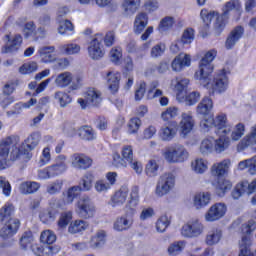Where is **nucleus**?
Here are the masks:
<instances>
[{"instance_id": "f257e3e1", "label": "nucleus", "mask_w": 256, "mask_h": 256, "mask_svg": "<svg viewBox=\"0 0 256 256\" xmlns=\"http://www.w3.org/2000/svg\"><path fill=\"white\" fill-rule=\"evenodd\" d=\"M223 14L219 16L215 11H209L202 9L200 17L203 21V25L200 28V35L202 37H209V29H211V22L213 21L214 35H221L223 29H225V19L231 11H241V2L239 0H230L226 2L222 8Z\"/></svg>"}, {"instance_id": "f03ea898", "label": "nucleus", "mask_w": 256, "mask_h": 256, "mask_svg": "<svg viewBox=\"0 0 256 256\" xmlns=\"http://www.w3.org/2000/svg\"><path fill=\"white\" fill-rule=\"evenodd\" d=\"M19 143H21V137L18 135H11L0 140V171L7 169V159L9 158V153L11 147H14V155L17 156V151L19 150Z\"/></svg>"}, {"instance_id": "7ed1b4c3", "label": "nucleus", "mask_w": 256, "mask_h": 256, "mask_svg": "<svg viewBox=\"0 0 256 256\" xmlns=\"http://www.w3.org/2000/svg\"><path fill=\"white\" fill-rule=\"evenodd\" d=\"M162 156L167 163H185L189 159V151L182 144H174L166 147Z\"/></svg>"}, {"instance_id": "20e7f679", "label": "nucleus", "mask_w": 256, "mask_h": 256, "mask_svg": "<svg viewBox=\"0 0 256 256\" xmlns=\"http://www.w3.org/2000/svg\"><path fill=\"white\" fill-rule=\"evenodd\" d=\"M255 229L256 222L253 219L248 220L247 222L242 224L241 233H243L244 236H242L241 240L239 241V256H254L249 249V247L251 246V237H249V235H251V233H253Z\"/></svg>"}, {"instance_id": "39448f33", "label": "nucleus", "mask_w": 256, "mask_h": 256, "mask_svg": "<svg viewBox=\"0 0 256 256\" xmlns=\"http://www.w3.org/2000/svg\"><path fill=\"white\" fill-rule=\"evenodd\" d=\"M175 189V176L173 173H165L158 179L155 193L157 197H165Z\"/></svg>"}, {"instance_id": "423d86ee", "label": "nucleus", "mask_w": 256, "mask_h": 256, "mask_svg": "<svg viewBox=\"0 0 256 256\" xmlns=\"http://www.w3.org/2000/svg\"><path fill=\"white\" fill-rule=\"evenodd\" d=\"M39 141H41V134L38 132L32 133L27 139L24 140L22 144L18 145L17 155L15 156V151L11 153L12 161H17L21 157V155L27 151H33L37 145H39Z\"/></svg>"}, {"instance_id": "0eeeda50", "label": "nucleus", "mask_w": 256, "mask_h": 256, "mask_svg": "<svg viewBox=\"0 0 256 256\" xmlns=\"http://www.w3.org/2000/svg\"><path fill=\"white\" fill-rule=\"evenodd\" d=\"M206 87L212 95L213 93H225L229 87V78L227 77L225 70L217 72L213 81L211 83H207Z\"/></svg>"}, {"instance_id": "6e6552de", "label": "nucleus", "mask_w": 256, "mask_h": 256, "mask_svg": "<svg viewBox=\"0 0 256 256\" xmlns=\"http://www.w3.org/2000/svg\"><path fill=\"white\" fill-rule=\"evenodd\" d=\"M103 101V95L101 91L90 88L84 93V98H79L77 102L82 109H87V107H99Z\"/></svg>"}, {"instance_id": "1a4fd4ad", "label": "nucleus", "mask_w": 256, "mask_h": 256, "mask_svg": "<svg viewBox=\"0 0 256 256\" xmlns=\"http://www.w3.org/2000/svg\"><path fill=\"white\" fill-rule=\"evenodd\" d=\"M77 213L84 219H91L92 217H95L97 208L93 201H91V198L84 196L77 202Z\"/></svg>"}, {"instance_id": "9d476101", "label": "nucleus", "mask_w": 256, "mask_h": 256, "mask_svg": "<svg viewBox=\"0 0 256 256\" xmlns=\"http://www.w3.org/2000/svg\"><path fill=\"white\" fill-rule=\"evenodd\" d=\"M227 213V205L223 202L213 204L205 214V221L213 223V221H219L223 219Z\"/></svg>"}, {"instance_id": "9b49d317", "label": "nucleus", "mask_w": 256, "mask_h": 256, "mask_svg": "<svg viewBox=\"0 0 256 256\" xmlns=\"http://www.w3.org/2000/svg\"><path fill=\"white\" fill-rule=\"evenodd\" d=\"M203 224L198 220H190L187 224L182 227L181 234L183 237L193 238L199 237V235L203 234L204 231Z\"/></svg>"}, {"instance_id": "f8f14e48", "label": "nucleus", "mask_w": 256, "mask_h": 256, "mask_svg": "<svg viewBox=\"0 0 256 256\" xmlns=\"http://www.w3.org/2000/svg\"><path fill=\"white\" fill-rule=\"evenodd\" d=\"M101 41H103V36L101 34L96 35V37L90 42L88 47V55L94 60L102 59L105 55V50L101 46Z\"/></svg>"}, {"instance_id": "ddd939ff", "label": "nucleus", "mask_w": 256, "mask_h": 256, "mask_svg": "<svg viewBox=\"0 0 256 256\" xmlns=\"http://www.w3.org/2000/svg\"><path fill=\"white\" fill-rule=\"evenodd\" d=\"M71 165L74 169L87 170L93 165V159L83 153H74L70 157Z\"/></svg>"}, {"instance_id": "4468645a", "label": "nucleus", "mask_w": 256, "mask_h": 256, "mask_svg": "<svg viewBox=\"0 0 256 256\" xmlns=\"http://www.w3.org/2000/svg\"><path fill=\"white\" fill-rule=\"evenodd\" d=\"M135 214H129V210L125 208V214L118 217L113 224V229L115 231H128L133 227V216Z\"/></svg>"}, {"instance_id": "2eb2a0df", "label": "nucleus", "mask_w": 256, "mask_h": 256, "mask_svg": "<svg viewBox=\"0 0 256 256\" xmlns=\"http://www.w3.org/2000/svg\"><path fill=\"white\" fill-rule=\"evenodd\" d=\"M4 222L5 224L0 230V237H2V239H10V237H13V235H16L19 231L21 222L19 219H9Z\"/></svg>"}, {"instance_id": "dca6fc26", "label": "nucleus", "mask_w": 256, "mask_h": 256, "mask_svg": "<svg viewBox=\"0 0 256 256\" xmlns=\"http://www.w3.org/2000/svg\"><path fill=\"white\" fill-rule=\"evenodd\" d=\"M195 127V119L191 114L183 113L179 122V133L183 138L187 137Z\"/></svg>"}, {"instance_id": "f3484780", "label": "nucleus", "mask_w": 256, "mask_h": 256, "mask_svg": "<svg viewBox=\"0 0 256 256\" xmlns=\"http://www.w3.org/2000/svg\"><path fill=\"white\" fill-rule=\"evenodd\" d=\"M3 39L6 41L3 53H15L21 47V43H23V36L21 34L14 35L12 39L9 34H6Z\"/></svg>"}, {"instance_id": "a211bd4d", "label": "nucleus", "mask_w": 256, "mask_h": 256, "mask_svg": "<svg viewBox=\"0 0 256 256\" xmlns=\"http://www.w3.org/2000/svg\"><path fill=\"white\" fill-rule=\"evenodd\" d=\"M140 196H139V187L134 186L130 191L129 200L125 206V209H128L130 215L137 214V207L139 206Z\"/></svg>"}, {"instance_id": "6ab92c4d", "label": "nucleus", "mask_w": 256, "mask_h": 256, "mask_svg": "<svg viewBox=\"0 0 256 256\" xmlns=\"http://www.w3.org/2000/svg\"><path fill=\"white\" fill-rule=\"evenodd\" d=\"M127 197H129V188L127 186H122L111 197V200H110L111 207L115 208V207H121L125 205L127 201Z\"/></svg>"}, {"instance_id": "aec40b11", "label": "nucleus", "mask_w": 256, "mask_h": 256, "mask_svg": "<svg viewBox=\"0 0 256 256\" xmlns=\"http://www.w3.org/2000/svg\"><path fill=\"white\" fill-rule=\"evenodd\" d=\"M171 67L172 71H183L185 67H191V55L180 53L172 61Z\"/></svg>"}, {"instance_id": "412c9836", "label": "nucleus", "mask_w": 256, "mask_h": 256, "mask_svg": "<svg viewBox=\"0 0 256 256\" xmlns=\"http://www.w3.org/2000/svg\"><path fill=\"white\" fill-rule=\"evenodd\" d=\"M213 73V64L201 62L199 63V69L195 72V79L201 81V83H207L209 75Z\"/></svg>"}, {"instance_id": "4be33fe9", "label": "nucleus", "mask_w": 256, "mask_h": 256, "mask_svg": "<svg viewBox=\"0 0 256 256\" xmlns=\"http://www.w3.org/2000/svg\"><path fill=\"white\" fill-rule=\"evenodd\" d=\"M149 25V15L145 12H140L134 20L133 31L136 35H141L145 31V27Z\"/></svg>"}, {"instance_id": "5701e85b", "label": "nucleus", "mask_w": 256, "mask_h": 256, "mask_svg": "<svg viewBox=\"0 0 256 256\" xmlns=\"http://www.w3.org/2000/svg\"><path fill=\"white\" fill-rule=\"evenodd\" d=\"M243 33H245V29L243 26L235 27L229 34L226 40V49H233L235 45H237L238 41L243 37Z\"/></svg>"}, {"instance_id": "b1692460", "label": "nucleus", "mask_w": 256, "mask_h": 256, "mask_svg": "<svg viewBox=\"0 0 256 256\" xmlns=\"http://www.w3.org/2000/svg\"><path fill=\"white\" fill-rule=\"evenodd\" d=\"M243 33H245V29L243 26L235 27L229 34L226 40V49H233L235 45H237L238 41L243 37Z\"/></svg>"}, {"instance_id": "393cba45", "label": "nucleus", "mask_w": 256, "mask_h": 256, "mask_svg": "<svg viewBox=\"0 0 256 256\" xmlns=\"http://www.w3.org/2000/svg\"><path fill=\"white\" fill-rule=\"evenodd\" d=\"M106 79L108 83V89L111 93H117L119 91V83L121 81V73L117 71H109L106 74Z\"/></svg>"}, {"instance_id": "a878e982", "label": "nucleus", "mask_w": 256, "mask_h": 256, "mask_svg": "<svg viewBox=\"0 0 256 256\" xmlns=\"http://www.w3.org/2000/svg\"><path fill=\"white\" fill-rule=\"evenodd\" d=\"M211 203V193L209 192H199L193 197V206L195 209H203Z\"/></svg>"}, {"instance_id": "bb28decb", "label": "nucleus", "mask_w": 256, "mask_h": 256, "mask_svg": "<svg viewBox=\"0 0 256 256\" xmlns=\"http://www.w3.org/2000/svg\"><path fill=\"white\" fill-rule=\"evenodd\" d=\"M214 127L225 135L231 133V125L227 122V115L221 113L214 118Z\"/></svg>"}, {"instance_id": "cd10ccee", "label": "nucleus", "mask_w": 256, "mask_h": 256, "mask_svg": "<svg viewBox=\"0 0 256 256\" xmlns=\"http://www.w3.org/2000/svg\"><path fill=\"white\" fill-rule=\"evenodd\" d=\"M54 83L59 89H65L73 83V74L68 71L62 72L56 76Z\"/></svg>"}, {"instance_id": "c85d7f7f", "label": "nucleus", "mask_w": 256, "mask_h": 256, "mask_svg": "<svg viewBox=\"0 0 256 256\" xmlns=\"http://www.w3.org/2000/svg\"><path fill=\"white\" fill-rule=\"evenodd\" d=\"M43 63H53L57 60L55 55V46H44L38 50Z\"/></svg>"}, {"instance_id": "c756f323", "label": "nucleus", "mask_w": 256, "mask_h": 256, "mask_svg": "<svg viewBox=\"0 0 256 256\" xmlns=\"http://www.w3.org/2000/svg\"><path fill=\"white\" fill-rule=\"evenodd\" d=\"M177 135V124L163 126L159 131V137L162 141H173Z\"/></svg>"}, {"instance_id": "7c9ffc66", "label": "nucleus", "mask_w": 256, "mask_h": 256, "mask_svg": "<svg viewBox=\"0 0 256 256\" xmlns=\"http://www.w3.org/2000/svg\"><path fill=\"white\" fill-rule=\"evenodd\" d=\"M229 167H231V160H223L215 163L211 168L212 175H215L216 177H223V175L229 171Z\"/></svg>"}, {"instance_id": "2f4dec72", "label": "nucleus", "mask_w": 256, "mask_h": 256, "mask_svg": "<svg viewBox=\"0 0 256 256\" xmlns=\"http://www.w3.org/2000/svg\"><path fill=\"white\" fill-rule=\"evenodd\" d=\"M41 189V184L35 181H26L20 184V193L22 195H33Z\"/></svg>"}, {"instance_id": "473e14b6", "label": "nucleus", "mask_w": 256, "mask_h": 256, "mask_svg": "<svg viewBox=\"0 0 256 256\" xmlns=\"http://www.w3.org/2000/svg\"><path fill=\"white\" fill-rule=\"evenodd\" d=\"M213 109V100L209 97H204L196 108L198 115H209Z\"/></svg>"}, {"instance_id": "72a5a7b5", "label": "nucleus", "mask_w": 256, "mask_h": 256, "mask_svg": "<svg viewBox=\"0 0 256 256\" xmlns=\"http://www.w3.org/2000/svg\"><path fill=\"white\" fill-rule=\"evenodd\" d=\"M214 145H215V138L213 137L204 138L201 141L199 146V151L201 155H204V156L211 155V153L215 151Z\"/></svg>"}, {"instance_id": "f704fd0d", "label": "nucleus", "mask_w": 256, "mask_h": 256, "mask_svg": "<svg viewBox=\"0 0 256 256\" xmlns=\"http://www.w3.org/2000/svg\"><path fill=\"white\" fill-rule=\"evenodd\" d=\"M87 229H89V222L85 220H75L68 226V233L75 235L77 233H83V231H87Z\"/></svg>"}, {"instance_id": "c9c22d12", "label": "nucleus", "mask_w": 256, "mask_h": 256, "mask_svg": "<svg viewBox=\"0 0 256 256\" xmlns=\"http://www.w3.org/2000/svg\"><path fill=\"white\" fill-rule=\"evenodd\" d=\"M245 169H247L249 175H256V156L238 163L239 171H245Z\"/></svg>"}, {"instance_id": "e433bc0d", "label": "nucleus", "mask_w": 256, "mask_h": 256, "mask_svg": "<svg viewBox=\"0 0 256 256\" xmlns=\"http://www.w3.org/2000/svg\"><path fill=\"white\" fill-rule=\"evenodd\" d=\"M189 85V79L182 78V77H176L171 81V86L174 88V90L177 92V99L181 97V93L185 91L186 87Z\"/></svg>"}, {"instance_id": "4c0bfd02", "label": "nucleus", "mask_w": 256, "mask_h": 256, "mask_svg": "<svg viewBox=\"0 0 256 256\" xmlns=\"http://www.w3.org/2000/svg\"><path fill=\"white\" fill-rule=\"evenodd\" d=\"M209 163L203 158H196L191 162V169L198 175H203L207 169H209Z\"/></svg>"}, {"instance_id": "58836bf2", "label": "nucleus", "mask_w": 256, "mask_h": 256, "mask_svg": "<svg viewBox=\"0 0 256 256\" xmlns=\"http://www.w3.org/2000/svg\"><path fill=\"white\" fill-rule=\"evenodd\" d=\"M229 145H231V138L228 136H220L217 139H214V151L215 153H223Z\"/></svg>"}, {"instance_id": "ea45409f", "label": "nucleus", "mask_w": 256, "mask_h": 256, "mask_svg": "<svg viewBox=\"0 0 256 256\" xmlns=\"http://www.w3.org/2000/svg\"><path fill=\"white\" fill-rule=\"evenodd\" d=\"M95 177L93 176V174L91 173H86L79 182V185L77 186L78 188H80V191L82 192H87V191H91V189H93V181H94Z\"/></svg>"}, {"instance_id": "a19ab883", "label": "nucleus", "mask_w": 256, "mask_h": 256, "mask_svg": "<svg viewBox=\"0 0 256 256\" xmlns=\"http://www.w3.org/2000/svg\"><path fill=\"white\" fill-rule=\"evenodd\" d=\"M54 99L62 109H65V107H67V105H71V101H73L71 96L65 91L55 92Z\"/></svg>"}, {"instance_id": "79ce46f5", "label": "nucleus", "mask_w": 256, "mask_h": 256, "mask_svg": "<svg viewBox=\"0 0 256 256\" xmlns=\"http://www.w3.org/2000/svg\"><path fill=\"white\" fill-rule=\"evenodd\" d=\"M105 241H107V232L105 230H98L94 236H92L90 240V245L97 249V247H101V245H105Z\"/></svg>"}, {"instance_id": "37998d69", "label": "nucleus", "mask_w": 256, "mask_h": 256, "mask_svg": "<svg viewBox=\"0 0 256 256\" xmlns=\"http://www.w3.org/2000/svg\"><path fill=\"white\" fill-rule=\"evenodd\" d=\"M59 51L63 55H79L81 53V46L75 43L63 44L59 46Z\"/></svg>"}, {"instance_id": "c03bdc74", "label": "nucleus", "mask_w": 256, "mask_h": 256, "mask_svg": "<svg viewBox=\"0 0 256 256\" xmlns=\"http://www.w3.org/2000/svg\"><path fill=\"white\" fill-rule=\"evenodd\" d=\"M141 7V0H124L122 9L127 15H133Z\"/></svg>"}, {"instance_id": "a18cd8bd", "label": "nucleus", "mask_w": 256, "mask_h": 256, "mask_svg": "<svg viewBox=\"0 0 256 256\" xmlns=\"http://www.w3.org/2000/svg\"><path fill=\"white\" fill-rule=\"evenodd\" d=\"M169 225H171V218H169V215L163 214L157 219L155 224L157 233H165Z\"/></svg>"}, {"instance_id": "49530a36", "label": "nucleus", "mask_w": 256, "mask_h": 256, "mask_svg": "<svg viewBox=\"0 0 256 256\" xmlns=\"http://www.w3.org/2000/svg\"><path fill=\"white\" fill-rule=\"evenodd\" d=\"M233 184L229 180L220 179L216 185V194L218 197H224L227 191H231Z\"/></svg>"}, {"instance_id": "de8ad7c7", "label": "nucleus", "mask_w": 256, "mask_h": 256, "mask_svg": "<svg viewBox=\"0 0 256 256\" xmlns=\"http://www.w3.org/2000/svg\"><path fill=\"white\" fill-rule=\"evenodd\" d=\"M223 237V231L219 229L211 230L206 236L207 245H217Z\"/></svg>"}, {"instance_id": "09e8293b", "label": "nucleus", "mask_w": 256, "mask_h": 256, "mask_svg": "<svg viewBox=\"0 0 256 256\" xmlns=\"http://www.w3.org/2000/svg\"><path fill=\"white\" fill-rule=\"evenodd\" d=\"M78 135L84 141H93L97 136L95 134V130L89 126H83L78 129Z\"/></svg>"}, {"instance_id": "8fccbe9b", "label": "nucleus", "mask_w": 256, "mask_h": 256, "mask_svg": "<svg viewBox=\"0 0 256 256\" xmlns=\"http://www.w3.org/2000/svg\"><path fill=\"white\" fill-rule=\"evenodd\" d=\"M15 213V206L13 204H5L4 207L0 210V221L3 223L5 221H9V219H17L11 218V215Z\"/></svg>"}, {"instance_id": "3c124183", "label": "nucleus", "mask_w": 256, "mask_h": 256, "mask_svg": "<svg viewBox=\"0 0 256 256\" xmlns=\"http://www.w3.org/2000/svg\"><path fill=\"white\" fill-rule=\"evenodd\" d=\"M165 51H167V46L165 43L159 42L151 48L150 57L152 59H159V57H163V55H165Z\"/></svg>"}, {"instance_id": "603ef678", "label": "nucleus", "mask_w": 256, "mask_h": 256, "mask_svg": "<svg viewBox=\"0 0 256 256\" xmlns=\"http://www.w3.org/2000/svg\"><path fill=\"white\" fill-rule=\"evenodd\" d=\"M176 117H179V108L175 106H170L161 113L162 121H173Z\"/></svg>"}, {"instance_id": "864d4df0", "label": "nucleus", "mask_w": 256, "mask_h": 256, "mask_svg": "<svg viewBox=\"0 0 256 256\" xmlns=\"http://www.w3.org/2000/svg\"><path fill=\"white\" fill-rule=\"evenodd\" d=\"M173 25H175V18L166 16L160 21L157 29L159 33H165V31H169Z\"/></svg>"}, {"instance_id": "5fc2aeb1", "label": "nucleus", "mask_w": 256, "mask_h": 256, "mask_svg": "<svg viewBox=\"0 0 256 256\" xmlns=\"http://www.w3.org/2000/svg\"><path fill=\"white\" fill-rule=\"evenodd\" d=\"M79 195H81V190L79 187L77 186L70 187L66 192L64 201L65 203H67V205H71V203H73V201H75V199H77Z\"/></svg>"}, {"instance_id": "6e6d98bb", "label": "nucleus", "mask_w": 256, "mask_h": 256, "mask_svg": "<svg viewBox=\"0 0 256 256\" xmlns=\"http://www.w3.org/2000/svg\"><path fill=\"white\" fill-rule=\"evenodd\" d=\"M110 60L114 65H120L123 59V49L119 46H115L110 50Z\"/></svg>"}, {"instance_id": "4d7b16f0", "label": "nucleus", "mask_w": 256, "mask_h": 256, "mask_svg": "<svg viewBox=\"0 0 256 256\" xmlns=\"http://www.w3.org/2000/svg\"><path fill=\"white\" fill-rule=\"evenodd\" d=\"M62 189H63V181L55 180L53 182H50L46 186V193H48V195H57V193H61Z\"/></svg>"}, {"instance_id": "13d9d810", "label": "nucleus", "mask_w": 256, "mask_h": 256, "mask_svg": "<svg viewBox=\"0 0 256 256\" xmlns=\"http://www.w3.org/2000/svg\"><path fill=\"white\" fill-rule=\"evenodd\" d=\"M195 39V30L193 28H187L184 30L182 37L178 43L182 45H191Z\"/></svg>"}, {"instance_id": "bf43d9fd", "label": "nucleus", "mask_w": 256, "mask_h": 256, "mask_svg": "<svg viewBox=\"0 0 256 256\" xmlns=\"http://www.w3.org/2000/svg\"><path fill=\"white\" fill-rule=\"evenodd\" d=\"M245 135V124L238 123L231 132V141H239Z\"/></svg>"}, {"instance_id": "052dcab7", "label": "nucleus", "mask_w": 256, "mask_h": 256, "mask_svg": "<svg viewBox=\"0 0 256 256\" xmlns=\"http://www.w3.org/2000/svg\"><path fill=\"white\" fill-rule=\"evenodd\" d=\"M41 243H46L47 245H51L57 241V236L51 230H45L41 233L40 236Z\"/></svg>"}, {"instance_id": "680f3d73", "label": "nucleus", "mask_w": 256, "mask_h": 256, "mask_svg": "<svg viewBox=\"0 0 256 256\" xmlns=\"http://www.w3.org/2000/svg\"><path fill=\"white\" fill-rule=\"evenodd\" d=\"M59 253V248L53 246L38 247L36 256H53Z\"/></svg>"}, {"instance_id": "e2e57ef3", "label": "nucleus", "mask_w": 256, "mask_h": 256, "mask_svg": "<svg viewBox=\"0 0 256 256\" xmlns=\"http://www.w3.org/2000/svg\"><path fill=\"white\" fill-rule=\"evenodd\" d=\"M185 241H177L172 243L169 247H168V253L171 256H175V255H179V253H181V251H183V249H185Z\"/></svg>"}, {"instance_id": "0e129e2a", "label": "nucleus", "mask_w": 256, "mask_h": 256, "mask_svg": "<svg viewBox=\"0 0 256 256\" xmlns=\"http://www.w3.org/2000/svg\"><path fill=\"white\" fill-rule=\"evenodd\" d=\"M33 243V233L31 231H26L22 234L20 238V245L22 249H29Z\"/></svg>"}, {"instance_id": "69168bd1", "label": "nucleus", "mask_w": 256, "mask_h": 256, "mask_svg": "<svg viewBox=\"0 0 256 256\" xmlns=\"http://www.w3.org/2000/svg\"><path fill=\"white\" fill-rule=\"evenodd\" d=\"M159 171V164H157V161L150 160L145 168V173L148 175V177H157V172Z\"/></svg>"}, {"instance_id": "338daca9", "label": "nucleus", "mask_w": 256, "mask_h": 256, "mask_svg": "<svg viewBox=\"0 0 256 256\" xmlns=\"http://www.w3.org/2000/svg\"><path fill=\"white\" fill-rule=\"evenodd\" d=\"M94 189L97 193H107L111 186L108 184L107 180L99 179L94 183Z\"/></svg>"}, {"instance_id": "774afa93", "label": "nucleus", "mask_w": 256, "mask_h": 256, "mask_svg": "<svg viewBox=\"0 0 256 256\" xmlns=\"http://www.w3.org/2000/svg\"><path fill=\"white\" fill-rule=\"evenodd\" d=\"M73 23L69 20H59L58 33L60 35H65L69 31H73Z\"/></svg>"}]
</instances>
